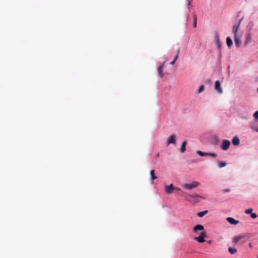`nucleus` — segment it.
<instances>
[{
    "instance_id": "34",
    "label": "nucleus",
    "mask_w": 258,
    "mask_h": 258,
    "mask_svg": "<svg viewBox=\"0 0 258 258\" xmlns=\"http://www.w3.org/2000/svg\"><path fill=\"white\" fill-rule=\"evenodd\" d=\"M252 128H253V130H254L255 131H256L257 132H258V128H254V127H252Z\"/></svg>"
},
{
    "instance_id": "31",
    "label": "nucleus",
    "mask_w": 258,
    "mask_h": 258,
    "mask_svg": "<svg viewBox=\"0 0 258 258\" xmlns=\"http://www.w3.org/2000/svg\"><path fill=\"white\" fill-rule=\"evenodd\" d=\"M257 215L256 213H251V217L253 219H255L257 217Z\"/></svg>"
},
{
    "instance_id": "26",
    "label": "nucleus",
    "mask_w": 258,
    "mask_h": 258,
    "mask_svg": "<svg viewBox=\"0 0 258 258\" xmlns=\"http://www.w3.org/2000/svg\"><path fill=\"white\" fill-rule=\"evenodd\" d=\"M204 86L203 85H201L198 89V92L201 93V92H203L204 91Z\"/></svg>"
},
{
    "instance_id": "35",
    "label": "nucleus",
    "mask_w": 258,
    "mask_h": 258,
    "mask_svg": "<svg viewBox=\"0 0 258 258\" xmlns=\"http://www.w3.org/2000/svg\"><path fill=\"white\" fill-rule=\"evenodd\" d=\"M248 245H249V246L250 248H252V244L251 243H249Z\"/></svg>"
},
{
    "instance_id": "16",
    "label": "nucleus",
    "mask_w": 258,
    "mask_h": 258,
    "mask_svg": "<svg viewBox=\"0 0 258 258\" xmlns=\"http://www.w3.org/2000/svg\"><path fill=\"white\" fill-rule=\"evenodd\" d=\"M208 213L207 210L200 212L197 213V216L199 217H202Z\"/></svg>"
},
{
    "instance_id": "28",
    "label": "nucleus",
    "mask_w": 258,
    "mask_h": 258,
    "mask_svg": "<svg viewBox=\"0 0 258 258\" xmlns=\"http://www.w3.org/2000/svg\"><path fill=\"white\" fill-rule=\"evenodd\" d=\"M253 117L256 120H258V110L253 114Z\"/></svg>"
},
{
    "instance_id": "14",
    "label": "nucleus",
    "mask_w": 258,
    "mask_h": 258,
    "mask_svg": "<svg viewBox=\"0 0 258 258\" xmlns=\"http://www.w3.org/2000/svg\"><path fill=\"white\" fill-rule=\"evenodd\" d=\"M239 27V26H238V25H234L233 26L232 30H233V32L234 35H238L237 33V30H238Z\"/></svg>"
},
{
    "instance_id": "41",
    "label": "nucleus",
    "mask_w": 258,
    "mask_h": 258,
    "mask_svg": "<svg viewBox=\"0 0 258 258\" xmlns=\"http://www.w3.org/2000/svg\"><path fill=\"white\" fill-rule=\"evenodd\" d=\"M257 258H258V256H257Z\"/></svg>"
},
{
    "instance_id": "18",
    "label": "nucleus",
    "mask_w": 258,
    "mask_h": 258,
    "mask_svg": "<svg viewBox=\"0 0 258 258\" xmlns=\"http://www.w3.org/2000/svg\"><path fill=\"white\" fill-rule=\"evenodd\" d=\"M150 175L152 180L156 179L157 178V177L155 174V171L154 170L150 171Z\"/></svg>"
},
{
    "instance_id": "36",
    "label": "nucleus",
    "mask_w": 258,
    "mask_h": 258,
    "mask_svg": "<svg viewBox=\"0 0 258 258\" xmlns=\"http://www.w3.org/2000/svg\"><path fill=\"white\" fill-rule=\"evenodd\" d=\"M191 1H190V0H189V1H188V6L190 5V4H191Z\"/></svg>"
},
{
    "instance_id": "37",
    "label": "nucleus",
    "mask_w": 258,
    "mask_h": 258,
    "mask_svg": "<svg viewBox=\"0 0 258 258\" xmlns=\"http://www.w3.org/2000/svg\"><path fill=\"white\" fill-rule=\"evenodd\" d=\"M229 191V189H226V190H225V192H228V191Z\"/></svg>"
},
{
    "instance_id": "29",
    "label": "nucleus",
    "mask_w": 258,
    "mask_h": 258,
    "mask_svg": "<svg viewBox=\"0 0 258 258\" xmlns=\"http://www.w3.org/2000/svg\"><path fill=\"white\" fill-rule=\"evenodd\" d=\"M177 58H176V56H175L173 60L170 62V64L173 65Z\"/></svg>"
},
{
    "instance_id": "11",
    "label": "nucleus",
    "mask_w": 258,
    "mask_h": 258,
    "mask_svg": "<svg viewBox=\"0 0 258 258\" xmlns=\"http://www.w3.org/2000/svg\"><path fill=\"white\" fill-rule=\"evenodd\" d=\"M232 143L234 145L237 146L240 144V140L237 137L235 136L232 139Z\"/></svg>"
},
{
    "instance_id": "1",
    "label": "nucleus",
    "mask_w": 258,
    "mask_h": 258,
    "mask_svg": "<svg viewBox=\"0 0 258 258\" xmlns=\"http://www.w3.org/2000/svg\"><path fill=\"white\" fill-rule=\"evenodd\" d=\"M199 184L200 183L198 181H195L189 184L184 183L182 185V186L185 189L190 190L197 187Z\"/></svg>"
},
{
    "instance_id": "20",
    "label": "nucleus",
    "mask_w": 258,
    "mask_h": 258,
    "mask_svg": "<svg viewBox=\"0 0 258 258\" xmlns=\"http://www.w3.org/2000/svg\"><path fill=\"white\" fill-rule=\"evenodd\" d=\"M194 22H193V27H197V17L196 14H195L193 16Z\"/></svg>"
},
{
    "instance_id": "7",
    "label": "nucleus",
    "mask_w": 258,
    "mask_h": 258,
    "mask_svg": "<svg viewBox=\"0 0 258 258\" xmlns=\"http://www.w3.org/2000/svg\"><path fill=\"white\" fill-rule=\"evenodd\" d=\"M215 89L219 93H222L223 92L222 88L220 86V83L219 81H216L215 83Z\"/></svg>"
},
{
    "instance_id": "6",
    "label": "nucleus",
    "mask_w": 258,
    "mask_h": 258,
    "mask_svg": "<svg viewBox=\"0 0 258 258\" xmlns=\"http://www.w3.org/2000/svg\"><path fill=\"white\" fill-rule=\"evenodd\" d=\"M173 190L174 186L172 184H170L169 185H166L165 186V191L168 195L172 193Z\"/></svg>"
},
{
    "instance_id": "40",
    "label": "nucleus",
    "mask_w": 258,
    "mask_h": 258,
    "mask_svg": "<svg viewBox=\"0 0 258 258\" xmlns=\"http://www.w3.org/2000/svg\"><path fill=\"white\" fill-rule=\"evenodd\" d=\"M257 92H258V88H257Z\"/></svg>"
},
{
    "instance_id": "4",
    "label": "nucleus",
    "mask_w": 258,
    "mask_h": 258,
    "mask_svg": "<svg viewBox=\"0 0 258 258\" xmlns=\"http://www.w3.org/2000/svg\"><path fill=\"white\" fill-rule=\"evenodd\" d=\"M176 136L174 134L171 135L167 139L166 145L168 146L170 144H175Z\"/></svg>"
},
{
    "instance_id": "5",
    "label": "nucleus",
    "mask_w": 258,
    "mask_h": 258,
    "mask_svg": "<svg viewBox=\"0 0 258 258\" xmlns=\"http://www.w3.org/2000/svg\"><path fill=\"white\" fill-rule=\"evenodd\" d=\"M241 35H235L234 41L235 45L237 47H239L241 44Z\"/></svg>"
},
{
    "instance_id": "25",
    "label": "nucleus",
    "mask_w": 258,
    "mask_h": 258,
    "mask_svg": "<svg viewBox=\"0 0 258 258\" xmlns=\"http://www.w3.org/2000/svg\"><path fill=\"white\" fill-rule=\"evenodd\" d=\"M213 142L214 145H217L218 143V139L217 137H213Z\"/></svg>"
},
{
    "instance_id": "2",
    "label": "nucleus",
    "mask_w": 258,
    "mask_h": 258,
    "mask_svg": "<svg viewBox=\"0 0 258 258\" xmlns=\"http://www.w3.org/2000/svg\"><path fill=\"white\" fill-rule=\"evenodd\" d=\"M231 144V142L227 140H224L222 142V143L220 146L221 149L223 150H227L229 148L230 145Z\"/></svg>"
},
{
    "instance_id": "30",
    "label": "nucleus",
    "mask_w": 258,
    "mask_h": 258,
    "mask_svg": "<svg viewBox=\"0 0 258 258\" xmlns=\"http://www.w3.org/2000/svg\"><path fill=\"white\" fill-rule=\"evenodd\" d=\"M179 53H180V48H178L177 49L176 55L175 56H176V58H178Z\"/></svg>"
},
{
    "instance_id": "27",
    "label": "nucleus",
    "mask_w": 258,
    "mask_h": 258,
    "mask_svg": "<svg viewBox=\"0 0 258 258\" xmlns=\"http://www.w3.org/2000/svg\"><path fill=\"white\" fill-rule=\"evenodd\" d=\"M252 212V209L251 208L245 210V213L247 214H250Z\"/></svg>"
},
{
    "instance_id": "22",
    "label": "nucleus",
    "mask_w": 258,
    "mask_h": 258,
    "mask_svg": "<svg viewBox=\"0 0 258 258\" xmlns=\"http://www.w3.org/2000/svg\"><path fill=\"white\" fill-rule=\"evenodd\" d=\"M218 167L219 168H222L226 165V163L224 161H220L218 162Z\"/></svg>"
},
{
    "instance_id": "13",
    "label": "nucleus",
    "mask_w": 258,
    "mask_h": 258,
    "mask_svg": "<svg viewBox=\"0 0 258 258\" xmlns=\"http://www.w3.org/2000/svg\"><path fill=\"white\" fill-rule=\"evenodd\" d=\"M186 145V141H183L181 144V147L180 149V151L181 153H183L185 151Z\"/></svg>"
},
{
    "instance_id": "21",
    "label": "nucleus",
    "mask_w": 258,
    "mask_h": 258,
    "mask_svg": "<svg viewBox=\"0 0 258 258\" xmlns=\"http://www.w3.org/2000/svg\"><path fill=\"white\" fill-rule=\"evenodd\" d=\"M197 197L204 199V198H203L202 197H201L197 195H186V198L187 199L189 198H197Z\"/></svg>"
},
{
    "instance_id": "24",
    "label": "nucleus",
    "mask_w": 258,
    "mask_h": 258,
    "mask_svg": "<svg viewBox=\"0 0 258 258\" xmlns=\"http://www.w3.org/2000/svg\"><path fill=\"white\" fill-rule=\"evenodd\" d=\"M207 156H209L213 158H216L217 157L216 154L214 153H207Z\"/></svg>"
},
{
    "instance_id": "8",
    "label": "nucleus",
    "mask_w": 258,
    "mask_h": 258,
    "mask_svg": "<svg viewBox=\"0 0 258 258\" xmlns=\"http://www.w3.org/2000/svg\"><path fill=\"white\" fill-rule=\"evenodd\" d=\"M245 236L243 235H240L234 237L232 239V242L234 244H236L238 242Z\"/></svg>"
},
{
    "instance_id": "12",
    "label": "nucleus",
    "mask_w": 258,
    "mask_h": 258,
    "mask_svg": "<svg viewBox=\"0 0 258 258\" xmlns=\"http://www.w3.org/2000/svg\"><path fill=\"white\" fill-rule=\"evenodd\" d=\"M163 65L160 66L158 68V73L161 78H163V76H164L163 73Z\"/></svg>"
},
{
    "instance_id": "15",
    "label": "nucleus",
    "mask_w": 258,
    "mask_h": 258,
    "mask_svg": "<svg viewBox=\"0 0 258 258\" xmlns=\"http://www.w3.org/2000/svg\"><path fill=\"white\" fill-rule=\"evenodd\" d=\"M228 251L231 254H233L237 252V250L236 249V248H234V247H229L228 248Z\"/></svg>"
},
{
    "instance_id": "38",
    "label": "nucleus",
    "mask_w": 258,
    "mask_h": 258,
    "mask_svg": "<svg viewBox=\"0 0 258 258\" xmlns=\"http://www.w3.org/2000/svg\"><path fill=\"white\" fill-rule=\"evenodd\" d=\"M199 202V201H197V200L195 201V202H196V203H198Z\"/></svg>"
},
{
    "instance_id": "32",
    "label": "nucleus",
    "mask_w": 258,
    "mask_h": 258,
    "mask_svg": "<svg viewBox=\"0 0 258 258\" xmlns=\"http://www.w3.org/2000/svg\"><path fill=\"white\" fill-rule=\"evenodd\" d=\"M174 190H180V189L179 187H174Z\"/></svg>"
},
{
    "instance_id": "17",
    "label": "nucleus",
    "mask_w": 258,
    "mask_h": 258,
    "mask_svg": "<svg viewBox=\"0 0 258 258\" xmlns=\"http://www.w3.org/2000/svg\"><path fill=\"white\" fill-rule=\"evenodd\" d=\"M226 43L228 47H230L233 44L232 41L229 37L226 39Z\"/></svg>"
},
{
    "instance_id": "33",
    "label": "nucleus",
    "mask_w": 258,
    "mask_h": 258,
    "mask_svg": "<svg viewBox=\"0 0 258 258\" xmlns=\"http://www.w3.org/2000/svg\"><path fill=\"white\" fill-rule=\"evenodd\" d=\"M242 20H243V18H241V19L239 20V23H238V24H237L238 26H240V24H241V21H242Z\"/></svg>"
},
{
    "instance_id": "10",
    "label": "nucleus",
    "mask_w": 258,
    "mask_h": 258,
    "mask_svg": "<svg viewBox=\"0 0 258 258\" xmlns=\"http://www.w3.org/2000/svg\"><path fill=\"white\" fill-rule=\"evenodd\" d=\"M226 220L232 225H236L239 223V221L234 219L232 217H228Z\"/></svg>"
},
{
    "instance_id": "23",
    "label": "nucleus",
    "mask_w": 258,
    "mask_h": 258,
    "mask_svg": "<svg viewBox=\"0 0 258 258\" xmlns=\"http://www.w3.org/2000/svg\"><path fill=\"white\" fill-rule=\"evenodd\" d=\"M197 154L200 155V156H207V153H204L201 151H197Z\"/></svg>"
},
{
    "instance_id": "19",
    "label": "nucleus",
    "mask_w": 258,
    "mask_h": 258,
    "mask_svg": "<svg viewBox=\"0 0 258 258\" xmlns=\"http://www.w3.org/2000/svg\"><path fill=\"white\" fill-rule=\"evenodd\" d=\"M215 38H216V44L217 45L218 47L219 48H220V42L219 37L218 34H216Z\"/></svg>"
},
{
    "instance_id": "3",
    "label": "nucleus",
    "mask_w": 258,
    "mask_h": 258,
    "mask_svg": "<svg viewBox=\"0 0 258 258\" xmlns=\"http://www.w3.org/2000/svg\"><path fill=\"white\" fill-rule=\"evenodd\" d=\"M207 237L206 233L205 232H202L199 237L195 238V239L200 243H202L205 241L204 238Z\"/></svg>"
},
{
    "instance_id": "39",
    "label": "nucleus",
    "mask_w": 258,
    "mask_h": 258,
    "mask_svg": "<svg viewBox=\"0 0 258 258\" xmlns=\"http://www.w3.org/2000/svg\"><path fill=\"white\" fill-rule=\"evenodd\" d=\"M188 10H189V11H190V8H189V7H188Z\"/></svg>"
},
{
    "instance_id": "9",
    "label": "nucleus",
    "mask_w": 258,
    "mask_h": 258,
    "mask_svg": "<svg viewBox=\"0 0 258 258\" xmlns=\"http://www.w3.org/2000/svg\"><path fill=\"white\" fill-rule=\"evenodd\" d=\"M203 230H204V226L200 224L197 225L193 228V231L195 233H197L198 231H201Z\"/></svg>"
}]
</instances>
